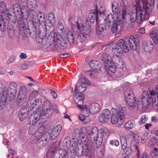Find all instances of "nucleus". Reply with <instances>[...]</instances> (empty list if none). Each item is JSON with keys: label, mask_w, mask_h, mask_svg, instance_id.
<instances>
[{"label": "nucleus", "mask_w": 158, "mask_h": 158, "mask_svg": "<svg viewBox=\"0 0 158 158\" xmlns=\"http://www.w3.org/2000/svg\"><path fill=\"white\" fill-rule=\"evenodd\" d=\"M137 102L139 105L141 103L144 109H146L149 106L156 107L158 105V92L156 93L154 90H152L147 93L144 91L142 93V98Z\"/></svg>", "instance_id": "3"}, {"label": "nucleus", "mask_w": 158, "mask_h": 158, "mask_svg": "<svg viewBox=\"0 0 158 158\" xmlns=\"http://www.w3.org/2000/svg\"><path fill=\"white\" fill-rule=\"evenodd\" d=\"M35 18L34 19L35 21H36V23H40L41 24L42 23H44L45 21V19L44 14L41 11H39L37 14V16L34 15H32Z\"/></svg>", "instance_id": "20"}, {"label": "nucleus", "mask_w": 158, "mask_h": 158, "mask_svg": "<svg viewBox=\"0 0 158 158\" xmlns=\"http://www.w3.org/2000/svg\"><path fill=\"white\" fill-rule=\"evenodd\" d=\"M98 23V26L96 28V33L100 35L105 29L106 24L105 23H101V22Z\"/></svg>", "instance_id": "36"}, {"label": "nucleus", "mask_w": 158, "mask_h": 158, "mask_svg": "<svg viewBox=\"0 0 158 158\" xmlns=\"http://www.w3.org/2000/svg\"><path fill=\"white\" fill-rule=\"evenodd\" d=\"M86 86L84 84L79 85V83H77L75 86L74 92L80 93L84 92L86 89Z\"/></svg>", "instance_id": "37"}, {"label": "nucleus", "mask_w": 158, "mask_h": 158, "mask_svg": "<svg viewBox=\"0 0 158 158\" xmlns=\"http://www.w3.org/2000/svg\"><path fill=\"white\" fill-rule=\"evenodd\" d=\"M88 133L85 135L88 139L86 145L95 143L96 145V140L98 136V130L96 127H93L90 131L86 129Z\"/></svg>", "instance_id": "8"}, {"label": "nucleus", "mask_w": 158, "mask_h": 158, "mask_svg": "<svg viewBox=\"0 0 158 158\" xmlns=\"http://www.w3.org/2000/svg\"><path fill=\"white\" fill-rule=\"evenodd\" d=\"M110 144L112 146H118L119 144L118 141L117 139H114L110 141Z\"/></svg>", "instance_id": "59"}, {"label": "nucleus", "mask_w": 158, "mask_h": 158, "mask_svg": "<svg viewBox=\"0 0 158 158\" xmlns=\"http://www.w3.org/2000/svg\"><path fill=\"white\" fill-rule=\"evenodd\" d=\"M84 143L80 140H78L77 142L76 146L75 148V152L78 157L81 156L82 155L83 149L82 147V144Z\"/></svg>", "instance_id": "21"}, {"label": "nucleus", "mask_w": 158, "mask_h": 158, "mask_svg": "<svg viewBox=\"0 0 158 158\" xmlns=\"http://www.w3.org/2000/svg\"><path fill=\"white\" fill-rule=\"evenodd\" d=\"M28 67V65L25 64H22L19 66V68L20 69L24 70Z\"/></svg>", "instance_id": "61"}, {"label": "nucleus", "mask_w": 158, "mask_h": 158, "mask_svg": "<svg viewBox=\"0 0 158 158\" xmlns=\"http://www.w3.org/2000/svg\"><path fill=\"white\" fill-rule=\"evenodd\" d=\"M138 40L134 36L131 35L127 40L120 39L118 43H114L112 46V51L116 54H122L127 53L131 49L135 50L139 47Z\"/></svg>", "instance_id": "2"}, {"label": "nucleus", "mask_w": 158, "mask_h": 158, "mask_svg": "<svg viewBox=\"0 0 158 158\" xmlns=\"http://www.w3.org/2000/svg\"><path fill=\"white\" fill-rule=\"evenodd\" d=\"M124 126L125 128L127 130L134 128L135 126V121L134 120L128 121L125 123Z\"/></svg>", "instance_id": "38"}, {"label": "nucleus", "mask_w": 158, "mask_h": 158, "mask_svg": "<svg viewBox=\"0 0 158 158\" xmlns=\"http://www.w3.org/2000/svg\"><path fill=\"white\" fill-rule=\"evenodd\" d=\"M117 6H115L114 4L112 5V9L113 13L114 14H116L117 13L118 11Z\"/></svg>", "instance_id": "60"}, {"label": "nucleus", "mask_w": 158, "mask_h": 158, "mask_svg": "<svg viewBox=\"0 0 158 158\" xmlns=\"http://www.w3.org/2000/svg\"><path fill=\"white\" fill-rule=\"evenodd\" d=\"M60 47V48L61 50H64L66 48L67 46V44L64 42L63 39L61 40L60 42L57 43V44H56Z\"/></svg>", "instance_id": "48"}, {"label": "nucleus", "mask_w": 158, "mask_h": 158, "mask_svg": "<svg viewBox=\"0 0 158 158\" xmlns=\"http://www.w3.org/2000/svg\"><path fill=\"white\" fill-rule=\"evenodd\" d=\"M45 127L44 126L41 125L40 127L38 128V131L32 135V137H33V138H35V137H40L41 136L44 137L45 134Z\"/></svg>", "instance_id": "26"}, {"label": "nucleus", "mask_w": 158, "mask_h": 158, "mask_svg": "<svg viewBox=\"0 0 158 158\" xmlns=\"http://www.w3.org/2000/svg\"><path fill=\"white\" fill-rule=\"evenodd\" d=\"M17 86L15 82H11L9 84L8 89H7L8 92V97L11 101H13L15 98L17 92Z\"/></svg>", "instance_id": "13"}, {"label": "nucleus", "mask_w": 158, "mask_h": 158, "mask_svg": "<svg viewBox=\"0 0 158 158\" xmlns=\"http://www.w3.org/2000/svg\"><path fill=\"white\" fill-rule=\"evenodd\" d=\"M86 128L81 129V130L79 129L76 128L73 131V134L75 135V136L78 137L81 139V140L85 145L86 144L87 142V137L85 136V135L88 133Z\"/></svg>", "instance_id": "9"}, {"label": "nucleus", "mask_w": 158, "mask_h": 158, "mask_svg": "<svg viewBox=\"0 0 158 158\" xmlns=\"http://www.w3.org/2000/svg\"><path fill=\"white\" fill-rule=\"evenodd\" d=\"M75 93L74 101L77 104V107L79 108H81L83 104L84 95L81 93Z\"/></svg>", "instance_id": "19"}, {"label": "nucleus", "mask_w": 158, "mask_h": 158, "mask_svg": "<svg viewBox=\"0 0 158 158\" xmlns=\"http://www.w3.org/2000/svg\"><path fill=\"white\" fill-rule=\"evenodd\" d=\"M32 16V19L31 20H29L28 22V26L29 27L31 28L35 27L36 25H37L38 24V23H36V21H35L34 19L35 18L33 16Z\"/></svg>", "instance_id": "46"}, {"label": "nucleus", "mask_w": 158, "mask_h": 158, "mask_svg": "<svg viewBox=\"0 0 158 158\" xmlns=\"http://www.w3.org/2000/svg\"><path fill=\"white\" fill-rule=\"evenodd\" d=\"M126 110V108L124 106H120L119 107V111H118V114H120L119 113L123 114V118H124V112Z\"/></svg>", "instance_id": "56"}, {"label": "nucleus", "mask_w": 158, "mask_h": 158, "mask_svg": "<svg viewBox=\"0 0 158 158\" xmlns=\"http://www.w3.org/2000/svg\"><path fill=\"white\" fill-rule=\"evenodd\" d=\"M90 11L89 15L90 22L92 24L94 23L96 20L97 23H99L102 20H104V17L105 15V9L104 7H101L98 11L95 7Z\"/></svg>", "instance_id": "5"}, {"label": "nucleus", "mask_w": 158, "mask_h": 158, "mask_svg": "<svg viewBox=\"0 0 158 158\" xmlns=\"http://www.w3.org/2000/svg\"><path fill=\"white\" fill-rule=\"evenodd\" d=\"M106 135L102 129L98 130V137L96 140V146L99 147L102 144V138Z\"/></svg>", "instance_id": "30"}, {"label": "nucleus", "mask_w": 158, "mask_h": 158, "mask_svg": "<svg viewBox=\"0 0 158 158\" xmlns=\"http://www.w3.org/2000/svg\"><path fill=\"white\" fill-rule=\"evenodd\" d=\"M36 3L35 0H27V4L26 5L28 7L30 6L32 7H34L36 6Z\"/></svg>", "instance_id": "51"}, {"label": "nucleus", "mask_w": 158, "mask_h": 158, "mask_svg": "<svg viewBox=\"0 0 158 158\" xmlns=\"http://www.w3.org/2000/svg\"><path fill=\"white\" fill-rule=\"evenodd\" d=\"M35 13L33 10L29 9L26 4H24L23 6L21 7L20 10L17 14V16L19 19L17 21L19 27L20 31L24 30L26 29V27L24 22L23 20H26L27 19L29 16H32Z\"/></svg>", "instance_id": "4"}, {"label": "nucleus", "mask_w": 158, "mask_h": 158, "mask_svg": "<svg viewBox=\"0 0 158 158\" xmlns=\"http://www.w3.org/2000/svg\"><path fill=\"white\" fill-rule=\"evenodd\" d=\"M32 94H31L29 96V100L27 103V106L28 107L29 110H31L32 109H36L35 110L37 111V109H41L42 110L41 108H39V106L41 104V102H39L37 100H35V97L33 96Z\"/></svg>", "instance_id": "10"}, {"label": "nucleus", "mask_w": 158, "mask_h": 158, "mask_svg": "<svg viewBox=\"0 0 158 158\" xmlns=\"http://www.w3.org/2000/svg\"><path fill=\"white\" fill-rule=\"evenodd\" d=\"M110 116V112L109 110L108 109L104 110L99 117V121L102 123H106L109 120Z\"/></svg>", "instance_id": "16"}, {"label": "nucleus", "mask_w": 158, "mask_h": 158, "mask_svg": "<svg viewBox=\"0 0 158 158\" xmlns=\"http://www.w3.org/2000/svg\"><path fill=\"white\" fill-rule=\"evenodd\" d=\"M27 95L26 94H19L17 97L18 103H20L22 105L24 103H26L27 102Z\"/></svg>", "instance_id": "35"}, {"label": "nucleus", "mask_w": 158, "mask_h": 158, "mask_svg": "<svg viewBox=\"0 0 158 158\" xmlns=\"http://www.w3.org/2000/svg\"><path fill=\"white\" fill-rule=\"evenodd\" d=\"M57 27L59 30L61 31H62L64 28L62 23L60 22L58 23Z\"/></svg>", "instance_id": "62"}, {"label": "nucleus", "mask_w": 158, "mask_h": 158, "mask_svg": "<svg viewBox=\"0 0 158 158\" xmlns=\"http://www.w3.org/2000/svg\"><path fill=\"white\" fill-rule=\"evenodd\" d=\"M127 14V7L126 6H124L123 7H121L119 9L118 13L117 15L118 18H120V19H124L125 17Z\"/></svg>", "instance_id": "29"}, {"label": "nucleus", "mask_w": 158, "mask_h": 158, "mask_svg": "<svg viewBox=\"0 0 158 158\" xmlns=\"http://www.w3.org/2000/svg\"><path fill=\"white\" fill-rule=\"evenodd\" d=\"M80 109L81 110L82 113L85 117L89 116L90 114L91 113V111L88 109V107L85 105L82 106V108Z\"/></svg>", "instance_id": "42"}, {"label": "nucleus", "mask_w": 158, "mask_h": 158, "mask_svg": "<svg viewBox=\"0 0 158 158\" xmlns=\"http://www.w3.org/2000/svg\"><path fill=\"white\" fill-rule=\"evenodd\" d=\"M89 21L86 20L85 22V26L83 25L82 23L80 22L77 21V29L79 30L81 33H84L85 35H88L91 32V28L90 25L89 24Z\"/></svg>", "instance_id": "12"}, {"label": "nucleus", "mask_w": 158, "mask_h": 158, "mask_svg": "<svg viewBox=\"0 0 158 158\" xmlns=\"http://www.w3.org/2000/svg\"><path fill=\"white\" fill-rule=\"evenodd\" d=\"M100 71L98 69H93L87 71V74L93 78H95L97 76L98 73Z\"/></svg>", "instance_id": "41"}, {"label": "nucleus", "mask_w": 158, "mask_h": 158, "mask_svg": "<svg viewBox=\"0 0 158 158\" xmlns=\"http://www.w3.org/2000/svg\"><path fill=\"white\" fill-rule=\"evenodd\" d=\"M3 16H0V28L1 31H4L6 29V27L5 24V21L4 20Z\"/></svg>", "instance_id": "47"}, {"label": "nucleus", "mask_w": 158, "mask_h": 158, "mask_svg": "<svg viewBox=\"0 0 158 158\" xmlns=\"http://www.w3.org/2000/svg\"><path fill=\"white\" fill-rule=\"evenodd\" d=\"M25 3H23L19 5L17 3H15L13 5L12 7H9V9L10 12H12L13 13H14L17 15V14H18L20 10L21 7L23 6V5Z\"/></svg>", "instance_id": "24"}, {"label": "nucleus", "mask_w": 158, "mask_h": 158, "mask_svg": "<svg viewBox=\"0 0 158 158\" xmlns=\"http://www.w3.org/2000/svg\"><path fill=\"white\" fill-rule=\"evenodd\" d=\"M55 151L54 148H52L48 150V152L46 154V156L47 158H52L54 156V153Z\"/></svg>", "instance_id": "50"}, {"label": "nucleus", "mask_w": 158, "mask_h": 158, "mask_svg": "<svg viewBox=\"0 0 158 158\" xmlns=\"http://www.w3.org/2000/svg\"><path fill=\"white\" fill-rule=\"evenodd\" d=\"M105 15L104 17V20H102V21H106V22H107V24L109 26V25H110V22H113L114 19V16L112 14H110L108 15L106 18V19H105V15L106 14V11L105 10Z\"/></svg>", "instance_id": "43"}, {"label": "nucleus", "mask_w": 158, "mask_h": 158, "mask_svg": "<svg viewBox=\"0 0 158 158\" xmlns=\"http://www.w3.org/2000/svg\"><path fill=\"white\" fill-rule=\"evenodd\" d=\"M87 35H85L84 33H81L79 39L81 42H84L86 40Z\"/></svg>", "instance_id": "57"}, {"label": "nucleus", "mask_w": 158, "mask_h": 158, "mask_svg": "<svg viewBox=\"0 0 158 158\" xmlns=\"http://www.w3.org/2000/svg\"><path fill=\"white\" fill-rule=\"evenodd\" d=\"M150 36L155 44H158V31H152L150 33Z\"/></svg>", "instance_id": "44"}, {"label": "nucleus", "mask_w": 158, "mask_h": 158, "mask_svg": "<svg viewBox=\"0 0 158 158\" xmlns=\"http://www.w3.org/2000/svg\"><path fill=\"white\" fill-rule=\"evenodd\" d=\"M148 118L145 115H142L140 118V121L139 122V124L141 125L144 123L147 120Z\"/></svg>", "instance_id": "54"}, {"label": "nucleus", "mask_w": 158, "mask_h": 158, "mask_svg": "<svg viewBox=\"0 0 158 158\" xmlns=\"http://www.w3.org/2000/svg\"><path fill=\"white\" fill-rule=\"evenodd\" d=\"M113 58L112 59L111 61H115V63L118 64L120 68H123L124 65V63L123 60L122 59L117 55H115L113 56Z\"/></svg>", "instance_id": "27"}, {"label": "nucleus", "mask_w": 158, "mask_h": 158, "mask_svg": "<svg viewBox=\"0 0 158 158\" xmlns=\"http://www.w3.org/2000/svg\"><path fill=\"white\" fill-rule=\"evenodd\" d=\"M143 48L145 52H150L153 50V44L150 41L144 42L143 43Z\"/></svg>", "instance_id": "28"}, {"label": "nucleus", "mask_w": 158, "mask_h": 158, "mask_svg": "<svg viewBox=\"0 0 158 158\" xmlns=\"http://www.w3.org/2000/svg\"><path fill=\"white\" fill-rule=\"evenodd\" d=\"M9 10L6 6L5 3L3 1H0V12L1 16H3L4 18L6 20L10 19L11 16L9 13Z\"/></svg>", "instance_id": "15"}, {"label": "nucleus", "mask_w": 158, "mask_h": 158, "mask_svg": "<svg viewBox=\"0 0 158 158\" xmlns=\"http://www.w3.org/2000/svg\"><path fill=\"white\" fill-rule=\"evenodd\" d=\"M90 67L93 69L101 70V64L96 60H92L89 63Z\"/></svg>", "instance_id": "32"}, {"label": "nucleus", "mask_w": 158, "mask_h": 158, "mask_svg": "<svg viewBox=\"0 0 158 158\" xmlns=\"http://www.w3.org/2000/svg\"><path fill=\"white\" fill-rule=\"evenodd\" d=\"M119 21H116L111 26H109V28L110 27V29L111 31L113 33L117 32V31L119 30L121 26L119 25Z\"/></svg>", "instance_id": "39"}, {"label": "nucleus", "mask_w": 158, "mask_h": 158, "mask_svg": "<svg viewBox=\"0 0 158 158\" xmlns=\"http://www.w3.org/2000/svg\"><path fill=\"white\" fill-rule=\"evenodd\" d=\"M62 39L60 34L59 33L55 32L54 33V41L55 44H57V43L60 42Z\"/></svg>", "instance_id": "45"}, {"label": "nucleus", "mask_w": 158, "mask_h": 158, "mask_svg": "<svg viewBox=\"0 0 158 158\" xmlns=\"http://www.w3.org/2000/svg\"><path fill=\"white\" fill-rule=\"evenodd\" d=\"M19 94H27V89L26 87L24 86H22Z\"/></svg>", "instance_id": "58"}, {"label": "nucleus", "mask_w": 158, "mask_h": 158, "mask_svg": "<svg viewBox=\"0 0 158 158\" xmlns=\"http://www.w3.org/2000/svg\"><path fill=\"white\" fill-rule=\"evenodd\" d=\"M26 113L23 112V111H20L19 112L18 117L20 121H23V120L27 116Z\"/></svg>", "instance_id": "52"}, {"label": "nucleus", "mask_w": 158, "mask_h": 158, "mask_svg": "<svg viewBox=\"0 0 158 158\" xmlns=\"http://www.w3.org/2000/svg\"><path fill=\"white\" fill-rule=\"evenodd\" d=\"M47 141L46 139L42 136L40 137H35V138H33V137H31V142L32 143H36L37 148L40 149L43 146H45L46 143H44V142Z\"/></svg>", "instance_id": "18"}, {"label": "nucleus", "mask_w": 158, "mask_h": 158, "mask_svg": "<svg viewBox=\"0 0 158 158\" xmlns=\"http://www.w3.org/2000/svg\"><path fill=\"white\" fill-rule=\"evenodd\" d=\"M73 29L69 30L67 31V37L69 42L71 45H72L74 43V35L73 32Z\"/></svg>", "instance_id": "34"}, {"label": "nucleus", "mask_w": 158, "mask_h": 158, "mask_svg": "<svg viewBox=\"0 0 158 158\" xmlns=\"http://www.w3.org/2000/svg\"><path fill=\"white\" fill-rule=\"evenodd\" d=\"M155 3V0H141L137 6L133 8V11L130 13L131 21L134 23L136 20L138 24H141L144 20L145 15L151 13V6Z\"/></svg>", "instance_id": "1"}, {"label": "nucleus", "mask_w": 158, "mask_h": 158, "mask_svg": "<svg viewBox=\"0 0 158 158\" xmlns=\"http://www.w3.org/2000/svg\"><path fill=\"white\" fill-rule=\"evenodd\" d=\"M79 84L81 83H82V84H86L87 85H89L90 84V81L85 77H82L80 78L79 81Z\"/></svg>", "instance_id": "49"}, {"label": "nucleus", "mask_w": 158, "mask_h": 158, "mask_svg": "<svg viewBox=\"0 0 158 158\" xmlns=\"http://www.w3.org/2000/svg\"><path fill=\"white\" fill-rule=\"evenodd\" d=\"M55 158H68L66 151L63 149H60L55 154Z\"/></svg>", "instance_id": "31"}, {"label": "nucleus", "mask_w": 158, "mask_h": 158, "mask_svg": "<svg viewBox=\"0 0 158 158\" xmlns=\"http://www.w3.org/2000/svg\"><path fill=\"white\" fill-rule=\"evenodd\" d=\"M120 139L122 148L123 150L126 149L127 147V144L129 141V138L121 136L120 137Z\"/></svg>", "instance_id": "33"}, {"label": "nucleus", "mask_w": 158, "mask_h": 158, "mask_svg": "<svg viewBox=\"0 0 158 158\" xmlns=\"http://www.w3.org/2000/svg\"><path fill=\"white\" fill-rule=\"evenodd\" d=\"M88 109L91 111L92 114H95L101 110L100 106L97 103H93L89 105Z\"/></svg>", "instance_id": "23"}, {"label": "nucleus", "mask_w": 158, "mask_h": 158, "mask_svg": "<svg viewBox=\"0 0 158 158\" xmlns=\"http://www.w3.org/2000/svg\"><path fill=\"white\" fill-rule=\"evenodd\" d=\"M52 105L50 101H46L43 104V108H41L43 111L42 116H44V118L50 117L52 113L51 109Z\"/></svg>", "instance_id": "11"}, {"label": "nucleus", "mask_w": 158, "mask_h": 158, "mask_svg": "<svg viewBox=\"0 0 158 158\" xmlns=\"http://www.w3.org/2000/svg\"><path fill=\"white\" fill-rule=\"evenodd\" d=\"M0 94L1 98L0 99V103L5 105L7 98L9 95L8 91L7 89L6 88H3Z\"/></svg>", "instance_id": "22"}, {"label": "nucleus", "mask_w": 158, "mask_h": 158, "mask_svg": "<svg viewBox=\"0 0 158 158\" xmlns=\"http://www.w3.org/2000/svg\"><path fill=\"white\" fill-rule=\"evenodd\" d=\"M124 94L126 100L128 101V98L134 97L133 91L130 88L127 89L125 91Z\"/></svg>", "instance_id": "40"}, {"label": "nucleus", "mask_w": 158, "mask_h": 158, "mask_svg": "<svg viewBox=\"0 0 158 158\" xmlns=\"http://www.w3.org/2000/svg\"><path fill=\"white\" fill-rule=\"evenodd\" d=\"M62 128L61 125H59L52 128L50 132L49 138L51 140H54L60 134Z\"/></svg>", "instance_id": "17"}, {"label": "nucleus", "mask_w": 158, "mask_h": 158, "mask_svg": "<svg viewBox=\"0 0 158 158\" xmlns=\"http://www.w3.org/2000/svg\"><path fill=\"white\" fill-rule=\"evenodd\" d=\"M92 144H89L88 145H86V148H85L83 149V154L82 155L84 156H87L89 153V148L88 147V146H89V145H92Z\"/></svg>", "instance_id": "55"}, {"label": "nucleus", "mask_w": 158, "mask_h": 158, "mask_svg": "<svg viewBox=\"0 0 158 158\" xmlns=\"http://www.w3.org/2000/svg\"><path fill=\"white\" fill-rule=\"evenodd\" d=\"M43 114V111L41 109H37V111H34L29 117L28 119V123L30 125L35 126L39 124L41 117L43 119H47L48 118H44V116H42Z\"/></svg>", "instance_id": "7"}, {"label": "nucleus", "mask_w": 158, "mask_h": 158, "mask_svg": "<svg viewBox=\"0 0 158 158\" xmlns=\"http://www.w3.org/2000/svg\"><path fill=\"white\" fill-rule=\"evenodd\" d=\"M101 59L105 63V68L106 70L113 73L115 72L116 66L114 63L111 61L112 59L108 53L103 54L101 56Z\"/></svg>", "instance_id": "6"}, {"label": "nucleus", "mask_w": 158, "mask_h": 158, "mask_svg": "<svg viewBox=\"0 0 158 158\" xmlns=\"http://www.w3.org/2000/svg\"><path fill=\"white\" fill-rule=\"evenodd\" d=\"M133 147L135 151L136 152V155L138 158H139V151L138 147L136 145H134Z\"/></svg>", "instance_id": "63"}, {"label": "nucleus", "mask_w": 158, "mask_h": 158, "mask_svg": "<svg viewBox=\"0 0 158 158\" xmlns=\"http://www.w3.org/2000/svg\"><path fill=\"white\" fill-rule=\"evenodd\" d=\"M48 17L50 20H53L54 21H55V19L54 15L52 13L50 12L48 14Z\"/></svg>", "instance_id": "64"}, {"label": "nucleus", "mask_w": 158, "mask_h": 158, "mask_svg": "<svg viewBox=\"0 0 158 158\" xmlns=\"http://www.w3.org/2000/svg\"><path fill=\"white\" fill-rule=\"evenodd\" d=\"M158 141V138L156 137H154L152 138L148 144V146L152 147Z\"/></svg>", "instance_id": "53"}, {"label": "nucleus", "mask_w": 158, "mask_h": 158, "mask_svg": "<svg viewBox=\"0 0 158 158\" xmlns=\"http://www.w3.org/2000/svg\"><path fill=\"white\" fill-rule=\"evenodd\" d=\"M111 111L112 114L111 116V121L113 124H116L117 123L120 121L123 120V114L118 113V110L115 108H113L111 109Z\"/></svg>", "instance_id": "14"}, {"label": "nucleus", "mask_w": 158, "mask_h": 158, "mask_svg": "<svg viewBox=\"0 0 158 158\" xmlns=\"http://www.w3.org/2000/svg\"><path fill=\"white\" fill-rule=\"evenodd\" d=\"M128 100L126 101L129 105L130 109H133L136 106H138L139 103L137 102L138 101H136L134 97L128 98Z\"/></svg>", "instance_id": "25"}]
</instances>
